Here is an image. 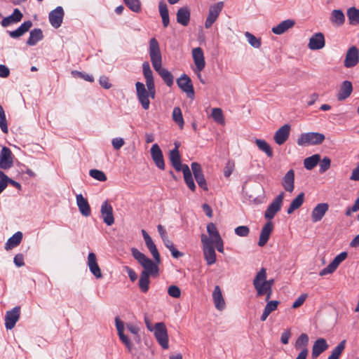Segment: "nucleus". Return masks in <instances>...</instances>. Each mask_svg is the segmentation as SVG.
I'll return each mask as SVG.
<instances>
[{
    "mask_svg": "<svg viewBox=\"0 0 359 359\" xmlns=\"http://www.w3.org/2000/svg\"><path fill=\"white\" fill-rule=\"evenodd\" d=\"M115 324L121 341L126 346L128 351L130 353H132L133 349V344L128 336L125 334V325L123 322L121 321L118 317H116L115 318ZM126 328L131 334H133V340L135 341H140V337L139 333L140 329L138 325L129 323H126Z\"/></svg>",
    "mask_w": 359,
    "mask_h": 359,
    "instance_id": "f257e3e1",
    "label": "nucleus"
},
{
    "mask_svg": "<svg viewBox=\"0 0 359 359\" xmlns=\"http://www.w3.org/2000/svg\"><path fill=\"white\" fill-rule=\"evenodd\" d=\"M131 253L133 257L144 268L142 272H146L147 274L151 276H158L160 262H156L154 259V261L151 260L135 248H131Z\"/></svg>",
    "mask_w": 359,
    "mask_h": 359,
    "instance_id": "f03ea898",
    "label": "nucleus"
},
{
    "mask_svg": "<svg viewBox=\"0 0 359 359\" xmlns=\"http://www.w3.org/2000/svg\"><path fill=\"white\" fill-rule=\"evenodd\" d=\"M325 135L320 133H304L299 136L297 143L299 146L302 147L317 145L321 144L325 140Z\"/></svg>",
    "mask_w": 359,
    "mask_h": 359,
    "instance_id": "7ed1b4c3",
    "label": "nucleus"
},
{
    "mask_svg": "<svg viewBox=\"0 0 359 359\" xmlns=\"http://www.w3.org/2000/svg\"><path fill=\"white\" fill-rule=\"evenodd\" d=\"M193 60L195 65L194 72L196 74L198 78L202 83H204L201 78V72L205 67V60L204 57V53L201 47L194 48L191 51Z\"/></svg>",
    "mask_w": 359,
    "mask_h": 359,
    "instance_id": "20e7f679",
    "label": "nucleus"
},
{
    "mask_svg": "<svg viewBox=\"0 0 359 359\" xmlns=\"http://www.w3.org/2000/svg\"><path fill=\"white\" fill-rule=\"evenodd\" d=\"M266 278V270L264 268H262L257 273L253 280V285L258 297L264 296L266 292L268 290Z\"/></svg>",
    "mask_w": 359,
    "mask_h": 359,
    "instance_id": "39448f33",
    "label": "nucleus"
},
{
    "mask_svg": "<svg viewBox=\"0 0 359 359\" xmlns=\"http://www.w3.org/2000/svg\"><path fill=\"white\" fill-rule=\"evenodd\" d=\"M201 243L203 245V252L204 258L208 266L212 265L216 262V252L212 244L210 243V239L205 234L201 236Z\"/></svg>",
    "mask_w": 359,
    "mask_h": 359,
    "instance_id": "423d86ee",
    "label": "nucleus"
},
{
    "mask_svg": "<svg viewBox=\"0 0 359 359\" xmlns=\"http://www.w3.org/2000/svg\"><path fill=\"white\" fill-rule=\"evenodd\" d=\"M153 332L160 346L163 349L168 348V335L165 325L162 322L156 323Z\"/></svg>",
    "mask_w": 359,
    "mask_h": 359,
    "instance_id": "0eeeda50",
    "label": "nucleus"
},
{
    "mask_svg": "<svg viewBox=\"0 0 359 359\" xmlns=\"http://www.w3.org/2000/svg\"><path fill=\"white\" fill-rule=\"evenodd\" d=\"M149 56L153 67H158L162 65V56L158 41L151 38L149 41Z\"/></svg>",
    "mask_w": 359,
    "mask_h": 359,
    "instance_id": "6e6552de",
    "label": "nucleus"
},
{
    "mask_svg": "<svg viewBox=\"0 0 359 359\" xmlns=\"http://www.w3.org/2000/svg\"><path fill=\"white\" fill-rule=\"evenodd\" d=\"M284 198V193L279 194L276 198L269 204L265 211L264 217L267 219H271L280 210Z\"/></svg>",
    "mask_w": 359,
    "mask_h": 359,
    "instance_id": "1a4fd4ad",
    "label": "nucleus"
},
{
    "mask_svg": "<svg viewBox=\"0 0 359 359\" xmlns=\"http://www.w3.org/2000/svg\"><path fill=\"white\" fill-rule=\"evenodd\" d=\"M359 63V49L355 46L350 47L345 55L344 65L346 68H352Z\"/></svg>",
    "mask_w": 359,
    "mask_h": 359,
    "instance_id": "9d476101",
    "label": "nucleus"
},
{
    "mask_svg": "<svg viewBox=\"0 0 359 359\" xmlns=\"http://www.w3.org/2000/svg\"><path fill=\"white\" fill-rule=\"evenodd\" d=\"M347 257L348 253L346 252H341L337 255L325 268L320 271L319 275L320 276H323L332 273L337 269L339 265L347 258Z\"/></svg>",
    "mask_w": 359,
    "mask_h": 359,
    "instance_id": "9b49d317",
    "label": "nucleus"
},
{
    "mask_svg": "<svg viewBox=\"0 0 359 359\" xmlns=\"http://www.w3.org/2000/svg\"><path fill=\"white\" fill-rule=\"evenodd\" d=\"M223 2H218L210 6L208 15L205 22V27L208 29L218 18L223 8Z\"/></svg>",
    "mask_w": 359,
    "mask_h": 359,
    "instance_id": "f8f14e48",
    "label": "nucleus"
},
{
    "mask_svg": "<svg viewBox=\"0 0 359 359\" xmlns=\"http://www.w3.org/2000/svg\"><path fill=\"white\" fill-rule=\"evenodd\" d=\"M100 214L104 223L107 226H111L114 223L113 208L107 200L104 201L100 208Z\"/></svg>",
    "mask_w": 359,
    "mask_h": 359,
    "instance_id": "ddd939ff",
    "label": "nucleus"
},
{
    "mask_svg": "<svg viewBox=\"0 0 359 359\" xmlns=\"http://www.w3.org/2000/svg\"><path fill=\"white\" fill-rule=\"evenodd\" d=\"M65 15V12L62 6H57L51 11L48 15V19L50 25L54 28H58L61 26Z\"/></svg>",
    "mask_w": 359,
    "mask_h": 359,
    "instance_id": "4468645a",
    "label": "nucleus"
},
{
    "mask_svg": "<svg viewBox=\"0 0 359 359\" xmlns=\"http://www.w3.org/2000/svg\"><path fill=\"white\" fill-rule=\"evenodd\" d=\"M20 315V308L19 306L14 307L12 310L6 312L5 316V327L7 330L13 329Z\"/></svg>",
    "mask_w": 359,
    "mask_h": 359,
    "instance_id": "2eb2a0df",
    "label": "nucleus"
},
{
    "mask_svg": "<svg viewBox=\"0 0 359 359\" xmlns=\"http://www.w3.org/2000/svg\"><path fill=\"white\" fill-rule=\"evenodd\" d=\"M191 168L198 186L203 190L207 191L208 188L201 165L196 162H193Z\"/></svg>",
    "mask_w": 359,
    "mask_h": 359,
    "instance_id": "dca6fc26",
    "label": "nucleus"
},
{
    "mask_svg": "<svg viewBox=\"0 0 359 359\" xmlns=\"http://www.w3.org/2000/svg\"><path fill=\"white\" fill-rule=\"evenodd\" d=\"M13 165V154L9 148L4 147L0 153V168L7 170Z\"/></svg>",
    "mask_w": 359,
    "mask_h": 359,
    "instance_id": "f3484780",
    "label": "nucleus"
},
{
    "mask_svg": "<svg viewBox=\"0 0 359 359\" xmlns=\"http://www.w3.org/2000/svg\"><path fill=\"white\" fill-rule=\"evenodd\" d=\"M290 126L285 124L281 126L274 134L273 140L278 145L283 144L289 137Z\"/></svg>",
    "mask_w": 359,
    "mask_h": 359,
    "instance_id": "a211bd4d",
    "label": "nucleus"
},
{
    "mask_svg": "<svg viewBox=\"0 0 359 359\" xmlns=\"http://www.w3.org/2000/svg\"><path fill=\"white\" fill-rule=\"evenodd\" d=\"M151 156L155 165L161 170L165 169V163L162 151L157 144L152 145L151 148Z\"/></svg>",
    "mask_w": 359,
    "mask_h": 359,
    "instance_id": "6ab92c4d",
    "label": "nucleus"
},
{
    "mask_svg": "<svg viewBox=\"0 0 359 359\" xmlns=\"http://www.w3.org/2000/svg\"><path fill=\"white\" fill-rule=\"evenodd\" d=\"M87 265L89 268L90 271L97 278H101L102 277L101 270L97 262V257L94 252H90L88 255Z\"/></svg>",
    "mask_w": 359,
    "mask_h": 359,
    "instance_id": "aec40b11",
    "label": "nucleus"
},
{
    "mask_svg": "<svg viewBox=\"0 0 359 359\" xmlns=\"http://www.w3.org/2000/svg\"><path fill=\"white\" fill-rule=\"evenodd\" d=\"M325 45V37L323 33L314 34L309 39L308 47L311 50H319Z\"/></svg>",
    "mask_w": 359,
    "mask_h": 359,
    "instance_id": "412c9836",
    "label": "nucleus"
},
{
    "mask_svg": "<svg viewBox=\"0 0 359 359\" xmlns=\"http://www.w3.org/2000/svg\"><path fill=\"white\" fill-rule=\"evenodd\" d=\"M212 300L217 310L223 311L226 307L225 300L219 285H216L212 292Z\"/></svg>",
    "mask_w": 359,
    "mask_h": 359,
    "instance_id": "4be33fe9",
    "label": "nucleus"
},
{
    "mask_svg": "<svg viewBox=\"0 0 359 359\" xmlns=\"http://www.w3.org/2000/svg\"><path fill=\"white\" fill-rule=\"evenodd\" d=\"M273 225L271 221L267 222L264 226L262 227L259 238L258 241V245L260 247H263L268 242L270 235L273 231Z\"/></svg>",
    "mask_w": 359,
    "mask_h": 359,
    "instance_id": "5701e85b",
    "label": "nucleus"
},
{
    "mask_svg": "<svg viewBox=\"0 0 359 359\" xmlns=\"http://www.w3.org/2000/svg\"><path fill=\"white\" fill-rule=\"evenodd\" d=\"M329 205L327 203H318L313 210L311 213V219L313 222L320 221L326 212L328 210Z\"/></svg>",
    "mask_w": 359,
    "mask_h": 359,
    "instance_id": "b1692460",
    "label": "nucleus"
},
{
    "mask_svg": "<svg viewBox=\"0 0 359 359\" xmlns=\"http://www.w3.org/2000/svg\"><path fill=\"white\" fill-rule=\"evenodd\" d=\"M76 204L79 212L84 217L90 215V207L86 198H85L81 194L76 196Z\"/></svg>",
    "mask_w": 359,
    "mask_h": 359,
    "instance_id": "393cba45",
    "label": "nucleus"
},
{
    "mask_svg": "<svg viewBox=\"0 0 359 359\" xmlns=\"http://www.w3.org/2000/svg\"><path fill=\"white\" fill-rule=\"evenodd\" d=\"M169 158L172 165L177 171L183 170L184 164L181 163V156L177 146L170 151Z\"/></svg>",
    "mask_w": 359,
    "mask_h": 359,
    "instance_id": "a878e982",
    "label": "nucleus"
},
{
    "mask_svg": "<svg viewBox=\"0 0 359 359\" xmlns=\"http://www.w3.org/2000/svg\"><path fill=\"white\" fill-rule=\"evenodd\" d=\"M177 22L182 26H187L190 22L191 12L187 7H182L178 9L176 14Z\"/></svg>",
    "mask_w": 359,
    "mask_h": 359,
    "instance_id": "bb28decb",
    "label": "nucleus"
},
{
    "mask_svg": "<svg viewBox=\"0 0 359 359\" xmlns=\"http://www.w3.org/2000/svg\"><path fill=\"white\" fill-rule=\"evenodd\" d=\"M328 344L327 341L323 338L318 339L313 344L312 347V358L313 359L318 358L323 352L327 350Z\"/></svg>",
    "mask_w": 359,
    "mask_h": 359,
    "instance_id": "cd10ccee",
    "label": "nucleus"
},
{
    "mask_svg": "<svg viewBox=\"0 0 359 359\" xmlns=\"http://www.w3.org/2000/svg\"><path fill=\"white\" fill-rule=\"evenodd\" d=\"M22 18L23 15L21 13V11L18 8H15L13 13L11 15L4 18L1 20V25L3 27H6L11 24L20 22Z\"/></svg>",
    "mask_w": 359,
    "mask_h": 359,
    "instance_id": "c85d7f7f",
    "label": "nucleus"
},
{
    "mask_svg": "<svg viewBox=\"0 0 359 359\" xmlns=\"http://www.w3.org/2000/svg\"><path fill=\"white\" fill-rule=\"evenodd\" d=\"M282 186L288 192H292L294 189V172L288 170L283 178Z\"/></svg>",
    "mask_w": 359,
    "mask_h": 359,
    "instance_id": "c756f323",
    "label": "nucleus"
},
{
    "mask_svg": "<svg viewBox=\"0 0 359 359\" xmlns=\"http://www.w3.org/2000/svg\"><path fill=\"white\" fill-rule=\"evenodd\" d=\"M295 25V21L291 19H287L282 21L277 26L273 27L271 29L272 32L277 35H280L287 32L288 29L293 27Z\"/></svg>",
    "mask_w": 359,
    "mask_h": 359,
    "instance_id": "7c9ffc66",
    "label": "nucleus"
},
{
    "mask_svg": "<svg viewBox=\"0 0 359 359\" xmlns=\"http://www.w3.org/2000/svg\"><path fill=\"white\" fill-rule=\"evenodd\" d=\"M156 91H137V98L144 109H148L150 104L149 97L154 98Z\"/></svg>",
    "mask_w": 359,
    "mask_h": 359,
    "instance_id": "2f4dec72",
    "label": "nucleus"
},
{
    "mask_svg": "<svg viewBox=\"0 0 359 359\" xmlns=\"http://www.w3.org/2000/svg\"><path fill=\"white\" fill-rule=\"evenodd\" d=\"M32 25L31 20L25 21L17 29L8 32L9 36L13 39L18 38L28 32L32 27Z\"/></svg>",
    "mask_w": 359,
    "mask_h": 359,
    "instance_id": "473e14b6",
    "label": "nucleus"
},
{
    "mask_svg": "<svg viewBox=\"0 0 359 359\" xmlns=\"http://www.w3.org/2000/svg\"><path fill=\"white\" fill-rule=\"evenodd\" d=\"M330 20L333 25L340 27L345 22L344 13L341 10L334 9L330 13Z\"/></svg>",
    "mask_w": 359,
    "mask_h": 359,
    "instance_id": "72a5a7b5",
    "label": "nucleus"
},
{
    "mask_svg": "<svg viewBox=\"0 0 359 359\" xmlns=\"http://www.w3.org/2000/svg\"><path fill=\"white\" fill-rule=\"evenodd\" d=\"M143 73L146 80L147 90L154 89V82L153 79L152 71L150 68L149 64L144 62L142 65Z\"/></svg>",
    "mask_w": 359,
    "mask_h": 359,
    "instance_id": "f704fd0d",
    "label": "nucleus"
},
{
    "mask_svg": "<svg viewBox=\"0 0 359 359\" xmlns=\"http://www.w3.org/2000/svg\"><path fill=\"white\" fill-rule=\"evenodd\" d=\"M279 303L277 300L268 302L260 317V320L262 322L265 321L270 313L277 309Z\"/></svg>",
    "mask_w": 359,
    "mask_h": 359,
    "instance_id": "c9c22d12",
    "label": "nucleus"
},
{
    "mask_svg": "<svg viewBox=\"0 0 359 359\" xmlns=\"http://www.w3.org/2000/svg\"><path fill=\"white\" fill-rule=\"evenodd\" d=\"M43 38L42 30L39 28H36L32 30L29 33V36L27 41V44L29 46H34L38 41L42 40Z\"/></svg>",
    "mask_w": 359,
    "mask_h": 359,
    "instance_id": "e433bc0d",
    "label": "nucleus"
},
{
    "mask_svg": "<svg viewBox=\"0 0 359 359\" xmlns=\"http://www.w3.org/2000/svg\"><path fill=\"white\" fill-rule=\"evenodd\" d=\"M154 69L159 74L168 87H171L173 84V76L172 74L166 69L162 68L161 65Z\"/></svg>",
    "mask_w": 359,
    "mask_h": 359,
    "instance_id": "4c0bfd02",
    "label": "nucleus"
},
{
    "mask_svg": "<svg viewBox=\"0 0 359 359\" xmlns=\"http://www.w3.org/2000/svg\"><path fill=\"white\" fill-rule=\"evenodd\" d=\"M182 172H183L184 179L186 184L187 185L190 190L194 191L196 190V184L194 183L189 167L187 165L184 164V169Z\"/></svg>",
    "mask_w": 359,
    "mask_h": 359,
    "instance_id": "58836bf2",
    "label": "nucleus"
},
{
    "mask_svg": "<svg viewBox=\"0 0 359 359\" xmlns=\"http://www.w3.org/2000/svg\"><path fill=\"white\" fill-rule=\"evenodd\" d=\"M22 239V233L18 231L9 238L6 243L5 249L8 250L18 246Z\"/></svg>",
    "mask_w": 359,
    "mask_h": 359,
    "instance_id": "ea45409f",
    "label": "nucleus"
},
{
    "mask_svg": "<svg viewBox=\"0 0 359 359\" xmlns=\"http://www.w3.org/2000/svg\"><path fill=\"white\" fill-rule=\"evenodd\" d=\"M177 84L181 90H194L190 77L184 74L177 80Z\"/></svg>",
    "mask_w": 359,
    "mask_h": 359,
    "instance_id": "a19ab883",
    "label": "nucleus"
},
{
    "mask_svg": "<svg viewBox=\"0 0 359 359\" xmlns=\"http://www.w3.org/2000/svg\"><path fill=\"white\" fill-rule=\"evenodd\" d=\"M159 13L162 18V22L164 27H167L170 23L169 12L166 4L161 1L158 4Z\"/></svg>",
    "mask_w": 359,
    "mask_h": 359,
    "instance_id": "79ce46f5",
    "label": "nucleus"
},
{
    "mask_svg": "<svg viewBox=\"0 0 359 359\" xmlns=\"http://www.w3.org/2000/svg\"><path fill=\"white\" fill-rule=\"evenodd\" d=\"M309 336L305 334H301L299 337L297 339L294 344V347L297 350L301 349V351L304 350H306L309 351L307 348V346L309 344Z\"/></svg>",
    "mask_w": 359,
    "mask_h": 359,
    "instance_id": "37998d69",
    "label": "nucleus"
},
{
    "mask_svg": "<svg viewBox=\"0 0 359 359\" xmlns=\"http://www.w3.org/2000/svg\"><path fill=\"white\" fill-rule=\"evenodd\" d=\"M347 17L351 25H359V9L351 7L347 10Z\"/></svg>",
    "mask_w": 359,
    "mask_h": 359,
    "instance_id": "c03bdc74",
    "label": "nucleus"
},
{
    "mask_svg": "<svg viewBox=\"0 0 359 359\" xmlns=\"http://www.w3.org/2000/svg\"><path fill=\"white\" fill-rule=\"evenodd\" d=\"M304 194L303 192L298 194V196L291 202L287 210V214H292L295 210L300 208L304 203Z\"/></svg>",
    "mask_w": 359,
    "mask_h": 359,
    "instance_id": "a18cd8bd",
    "label": "nucleus"
},
{
    "mask_svg": "<svg viewBox=\"0 0 359 359\" xmlns=\"http://www.w3.org/2000/svg\"><path fill=\"white\" fill-rule=\"evenodd\" d=\"M320 160V156L319 154H313L304 160V166L306 170H311L317 165Z\"/></svg>",
    "mask_w": 359,
    "mask_h": 359,
    "instance_id": "49530a36",
    "label": "nucleus"
},
{
    "mask_svg": "<svg viewBox=\"0 0 359 359\" xmlns=\"http://www.w3.org/2000/svg\"><path fill=\"white\" fill-rule=\"evenodd\" d=\"M255 144L259 148V149L263 152H264L267 156L272 157L273 156V151L271 148L270 145L264 140L261 139H256Z\"/></svg>",
    "mask_w": 359,
    "mask_h": 359,
    "instance_id": "de8ad7c7",
    "label": "nucleus"
},
{
    "mask_svg": "<svg viewBox=\"0 0 359 359\" xmlns=\"http://www.w3.org/2000/svg\"><path fill=\"white\" fill-rule=\"evenodd\" d=\"M145 244L151 254L152 255L154 259L156 261V262H161V256L158 251V249L154 243L152 238L147 239V241H145Z\"/></svg>",
    "mask_w": 359,
    "mask_h": 359,
    "instance_id": "09e8293b",
    "label": "nucleus"
},
{
    "mask_svg": "<svg viewBox=\"0 0 359 359\" xmlns=\"http://www.w3.org/2000/svg\"><path fill=\"white\" fill-rule=\"evenodd\" d=\"M149 275L146 272H142L139 279V287L142 292H147L149 288Z\"/></svg>",
    "mask_w": 359,
    "mask_h": 359,
    "instance_id": "8fccbe9b",
    "label": "nucleus"
},
{
    "mask_svg": "<svg viewBox=\"0 0 359 359\" xmlns=\"http://www.w3.org/2000/svg\"><path fill=\"white\" fill-rule=\"evenodd\" d=\"M207 231L208 233V238L210 239L211 244H212L213 241L222 238L215 224L213 223H210L208 224Z\"/></svg>",
    "mask_w": 359,
    "mask_h": 359,
    "instance_id": "3c124183",
    "label": "nucleus"
},
{
    "mask_svg": "<svg viewBox=\"0 0 359 359\" xmlns=\"http://www.w3.org/2000/svg\"><path fill=\"white\" fill-rule=\"evenodd\" d=\"M172 119L182 129L183 128L184 121L182 116V113L180 107H175L172 111Z\"/></svg>",
    "mask_w": 359,
    "mask_h": 359,
    "instance_id": "603ef678",
    "label": "nucleus"
},
{
    "mask_svg": "<svg viewBox=\"0 0 359 359\" xmlns=\"http://www.w3.org/2000/svg\"><path fill=\"white\" fill-rule=\"evenodd\" d=\"M346 341L343 340L341 341L332 351L331 355L328 357V359H339L340 355L345 348Z\"/></svg>",
    "mask_w": 359,
    "mask_h": 359,
    "instance_id": "864d4df0",
    "label": "nucleus"
},
{
    "mask_svg": "<svg viewBox=\"0 0 359 359\" xmlns=\"http://www.w3.org/2000/svg\"><path fill=\"white\" fill-rule=\"evenodd\" d=\"M245 36L248 43L254 48H259L261 46L262 42L260 38L255 37L252 34L249 32L245 33Z\"/></svg>",
    "mask_w": 359,
    "mask_h": 359,
    "instance_id": "5fc2aeb1",
    "label": "nucleus"
},
{
    "mask_svg": "<svg viewBox=\"0 0 359 359\" xmlns=\"http://www.w3.org/2000/svg\"><path fill=\"white\" fill-rule=\"evenodd\" d=\"M89 175L91 177L100 182H105L107 180L105 173L100 170L92 169L89 171Z\"/></svg>",
    "mask_w": 359,
    "mask_h": 359,
    "instance_id": "6e6d98bb",
    "label": "nucleus"
},
{
    "mask_svg": "<svg viewBox=\"0 0 359 359\" xmlns=\"http://www.w3.org/2000/svg\"><path fill=\"white\" fill-rule=\"evenodd\" d=\"M123 1L133 12L140 13L141 11V3L140 0H123Z\"/></svg>",
    "mask_w": 359,
    "mask_h": 359,
    "instance_id": "4d7b16f0",
    "label": "nucleus"
},
{
    "mask_svg": "<svg viewBox=\"0 0 359 359\" xmlns=\"http://www.w3.org/2000/svg\"><path fill=\"white\" fill-rule=\"evenodd\" d=\"M211 116L215 122L220 124L224 123V118L221 109L213 108Z\"/></svg>",
    "mask_w": 359,
    "mask_h": 359,
    "instance_id": "13d9d810",
    "label": "nucleus"
},
{
    "mask_svg": "<svg viewBox=\"0 0 359 359\" xmlns=\"http://www.w3.org/2000/svg\"><path fill=\"white\" fill-rule=\"evenodd\" d=\"M0 128L4 133H8V126L3 107L0 105Z\"/></svg>",
    "mask_w": 359,
    "mask_h": 359,
    "instance_id": "bf43d9fd",
    "label": "nucleus"
},
{
    "mask_svg": "<svg viewBox=\"0 0 359 359\" xmlns=\"http://www.w3.org/2000/svg\"><path fill=\"white\" fill-rule=\"evenodd\" d=\"M320 172L323 173L327 170L330 167L331 161L328 157H324L321 161L320 160Z\"/></svg>",
    "mask_w": 359,
    "mask_h": 359,
    "instance_id": "052dcab7",
    "label": "nucleus"
},
{
    "mask_svg": "<svg viewBox=\"0 0 359 359\" xmlns=\"http://www.w3.org/2000/svg\"><path fill=\"white\" fill-rule=\"evenodd\" d=\"M235 233L241 237H246L249 235L250 229L247 226H239L234 230Z\"/></svg>",
    "mask_w": 359,
    "mask_h": 359,
    "instance_id": "680f3d73",
    "label": "nucleus"
},
{
    "mask_svg": "<svg viewBox=\"0 0 359 359\" xmlns=\"http://www.w3.org/2000/svg\"><path fill=\"white\" fill-rule=\"evenodd\" d=\"M168 294L174 298H179L181 295V290L176 285H170L168 289Z\"/></svg>",
    "mask_w": 359,
    "mask_h": 359,
    "instance_id": "e2e57ef3",
    "label": "nucleus"
},
{
    "mask_svg": "<svg viewBox=\"0 0 359 359\" xmlns=\"http://www.w3.org/2000/svg\"><path fill=\"white\" fill-rule=\"evenodd\" d=\"M124 140L121 137H115L112 139L111 144L114 149L118 150L124 145Z\"/></svg>",
    "mask_w": 359,
    "mask_h": 359,
    "instance_id": "0e129e2a",
    "label": "nucleus"
},
{
    "mask_svg": "<svg viewBox=\"0 0 359 359\" xmlns=\"http://www.w3.org/2000/svg\"><path fill=\"white\" fill-rule=\"evenodd\" d=\"M307 298L306 294H301L293 303L292 308L297 309L301 306L304 302H305L306 299Z\"/></svg>",
    "mask_w": 359,
    "mask_h": 359,
    "instance_id": "69168bd1",
    "label": "nucleus"
},
{
    "mask_svg": "<svg viewBox=\"0 0 359 359\" xmlns=\"http://www.w3.org/2000/svg\"><path fill=\"white\" fill-rule=\"evenodd\" d=\"M101 87L105 89H109L111 87V84L109 81V79L107 76H102L99 80Z\"/></svg>",
    "mask_w": 359,
    "mask_h": 359,
    "instance_id": "338daca9",
    "label": "nucleus"
},
{
    "mask_svg": "<svg viewBox=\"0 0 359 359\" xmlns=\"http://www.w3.org/2000/svg\"><path fill=\"white\" fill-rule=\"evenodd\" d=\"M233 168H234L233 163L229 161L224 168V177H229L231 175V173L233 170Z\"/></svg>",
    "mask_w": 359,
    "mask_h": 359,
    "instance_id": "774afa93",
    "label": "nucleus"
}]
</instances>
